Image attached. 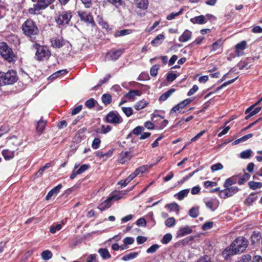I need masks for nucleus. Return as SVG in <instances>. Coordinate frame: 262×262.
<instances>
[{"mask_svg": "<svg viewBox=\"0 0 262 262\" xmlns=\"http://www.w3.org/2000/svg\"><path fill=\"white\" fill-rule=\"evenodd\" d=\"M111 199L110 198L101 203L98 206V208L101 211H103L105 209L108 208L111 206Z\"/></svg>", "mask_w": 262, "mask_h": 262, "instance_id": "obj_23", "label": "nucleus"}, {"mask_svg": "<svg viewBox=\"0 0 262 262\" xmlns=\"http://www.w3.org/2000/svg\"><path fill=\"white\" fill-rule=\"evenodd\" d=\"M107 1L116 8H119L123 3L122 0H107Z\"/></svg>", "mask_w": 262, "mask_h": 262, "instance_id": "obj_59", "label": "nucleus"}, {"mask_svg": "<svg viewBox=\"0 0 262 262\" xmlns=\"http://www.w3.org/2000/svg\"><path fill=\"white\" fill-rule=\"evenodd\" d=\"M191 102V100L190 99H186L177 105L174 106L171 110L170 113H172L173 112H177V111H180L181 109L184 108L187 105L189 104Z\"/></svg>", "mask_w": 262, "mask_h": 262, "instance_id": "obj_14", "label": "nucleus"}, {"mask_svg": "<svg viewBox=\"0 0 262 262\" xmlns=\"http://www.w3.org/2000/svg\"><path fill=\"white\" fill-rule=\"evenodd\" d=\"M61 225L60 224H57L56 226H51L50 229V231L52 233H55L57 231H59L61 229Z\"/></svg>", "mask_w": 262, "mask_h": 262, "instance_id": "obj_62", "label": "nucleus"}, {"mask_svg": "<svg viewBox=\"0 0 262 262\" xmlns=\"http://www.w3.org/2000/svg\"><path fill=\"white\" fill-rule=\"evenodd\" d=\"M106 120L112 124H119L123 121L120 115L116 112H110L106 116Z\"/></svg>", "mask_w": 262, "mask_h": 262, "instance_id": "obj_6", "label": "nucleus"}, {"mask_svg": "<svg viewBox=\"0 0 262 262\" xmlns=\"http://www.w3.org/2000/svg\"><path fill=\"white\" fill-rule=\"evenodd\" d=\"M113 150H110L106 152H103V151H97L96 152V155L97 156L102 157V158H110L113 155Z\"/></svg>", "mask_w": 262, "mask_h": 262, "instance_id": "obj_33", "label": "nucleus"}, {"mask_svg": "<svg viewBox=\"0 0 262 262\" xmlns=\"http://www.w3.org/2000/svg\"><path fill=\"white\" fill-rule=\"evenodd\" d=\"M249 242L243 236L236 238L232 243L230 247L226 248L223 252V255L226 259L231 256L243 252L248 246Z\"/></svg>", "mask_w": 262, "mask_h": 262, "instance_id": "obj_1", "label": "nucleus"}, {"mask_svg": "<svg viewBox=\"0 0 262 262\" xmlns=\"http://www.w3.org/2000/svg\"><path fill=\"white\" fill-rule=\"evenodd\" d=\"M41 256L43 259L47 260L51 258L52 257V253L49 250H45L42 252Z\"/></svg>", "mask_w": 262, "mask_h": 262, "instance_id": "obj_43", "label": "nucleus"}, {"mask_svg": "<svg viewBox=\"0 0 262 262\" xmlns=\"http://www.w3.org/2000/svg\"><path fill=\"white\" fill-rule=\"evenodd\" d=\"M213 225V223L212 222H208L205 223L202 225V228L203 230H207L211 229Z\"/></svg>", "mask_w": 262, "mask_h": 262, "instance_id": "obj_60", "label": "nucleus"}, {"mask_svg": "<svg viewBox=\"0 0 262 262\" xmlns=\"http://www.w3.org/2000/svg\"><path fill=\"white\" fill-rule=\"evenodd\" d=\"M165 38V36L160 34L158 35L156 38L151 41V44L153 46H157L161 44Z\"/></svg>", "mask_w": 262, "mask_h": 262, "instance_id": "obj_22", "label": "nucleus"}, {"mask_svg": "<svg viewBox=\"0 0 262 262\" xmlns=\"http://www.w3.org/2000/svg\"><path fill=\"white\" fill-rule=\"evenodd\" d=\"M131 33V31L128 29L122 30L118 31L115 33V36L119 37L129 34Z\"/></svg>", "mask_w": 262, "mask_h": 262, "instance_id": "obj_49", "label": "nucleus"}, {"mask_svg": "<svg viewBox=\"0 0 262 262\" xmlns=\"http://www.w3.org/2000/svg\"><path fill=\"white\" fill-rule=\"evenodd\" d=\"M189 192V189H184L179 191L178 193H176L174 195V196L176 197L179 200H182L185 197H186L188 195Z\"/></svg>", "mask_w": 262, "mask_h": 262, "instance_id": "obj_26", "label": "nucleus"}, {"mask_svg": "<svg viewBox=\"0 0 262 262\" xmlns=\"http://www.w3.org/2000/svg\"><path fill=\"white\" fill-rule=\"evenodd\" d=\"M17 80L16 72L9 70L7 72H0V86L11 85Z\"/></svg>", "mask_w": 262, "mask_h": 262, "instance_id": "obj_3", "label": "nucleus"}, {"mask_svg": "<svg viewBox=\"0 0 262 262\" xmlns=\"http://www.w3.org/2000/svg\"><path fill=\"white\" fill-rule=\"evenodd\" d=\"M213 17L211 14H207L206 15H200L190 19V21L193 24H204L207 22V21Z\"/></svg>", "mask_w": 262, "mask_h": 262, "instance_id": "obj_11", "label": "nucleus"}, {"mask_svg": "<svg viewBox=\"0 0 262 262\" xmlns=\"http://www.w3.org/2000/svg\"><path fill=\"white\" fill-rule=\"evenodd\" d=\"M97 256L96 254L90 255L86 259V262H97Z\"/></svg>", "mask_w": 262, "mask_h": 262, "instance_id": "obj_63", "label": "nucleus"}, {"mask_svg": "<svg viewBox=\"0 0 262 262\" xmlns=\"http://www.w3.org/2000/svg\"><path fill=\"white\" fill-rule=\"evenodd\" d=\"M96 102V101L94 99L91 98L86 101L85 102V105L89 108H92L95 106Z\"/></svg>", "mask_w": 262, "mask_h": 262, "instance_id": "obj_48", "label": "nucleus"}, {"mask_svg": "<svg viewBox=\"0 0 262 262\" xmlns=\"http://www.w3.org/2000/svg\"><path fill=\"white\" fill-rule=\"evenodd\" d=\"M141 94V92L138 90H131L125 95V96L129 99L134 100L135 96H139Z\"/></svg>", "mask_w": 262, "mask_h": 262, "instance_id": "obj_24", "label": "nucleus"}, {"mask_svg": "<svg viewBox=\"0 0 262 262\" xmlns=\"http://www.w3.org/2000/svg\"><path fill=\"white\" fill-rule=\"evenodd\" d=\"M248 185L250 189L256 190L262 187V183L255 181H250L248 183Z\"/></svg>", "mask_w": 262, "mask_h": 262, "instance_id": "obj_36", "label": "nucleus"}, {"mask_svg": "<svg viewBox=\"0 0 262 262\" xmlns=\"http://www.w3.org/2000/svg\"><path fill=\"white\" fill-rule=\"evenodd\" d=\"M246 45H247L246 41H244V40L242 41L236 45L235 48L236 52L238 56H240V54L239 53V51L244 50L246 47Z\"/></svg>", "mask_w": 262, "mask_h": 262, "instance_id": "obj_32", "label": "nucleus"}, {"mask_svg": "<svg viewBox=\"0 0 262 262\" xmlns=\"http://www.w3.org/2000/svg\"><path fill=\"white\" fill-rule=\"evenodd\" d=\"M101 100L102 102L105 105H107L110 104L112 102V96L109 94H104L102 95L101 97Z\"/></svg>", "mask_w": 262, "mask_h": 262, "instance_id": "obj_37", "label": "nucleus"}, {"mask_svg": "<svg viewBox=\"0 0 262 262\" xmlns=\"http://www.w3.org/2000/svg\"><path fill=\"white\" fill-rule=\"evenodd\" d=\"M52 46L55 48H59L64 45V41L62 37L53 38L51 39Z\"/></svg>", "mask_w": 262, "mask_h": 262, "instance_id": "obj_16", "label": "nucleus"}, {"mask_svg": "<svg viewBox=\"0 0 262 262\" xmlns=\"http://www.w3.org/2000/svg\"><path fill=\"white\" fill-rule=\"evenodd\" d=\"M192 232V230L190 227L185 226L184 227L180 228L178 231L177 236L180 237H183L187 234H190Z\"/></svg>", "mask_w": 262, "mask_h": 262, "instance_id": "obj_15", "label": "nucleus"}, {"mask_svg": "<svg viewBox=\"0 0 262 262\" xmlns=\"http://www.w3.org/2000/svg\"><path fill=\"white\" fill-rule=\"evenodd\" d=\"M62 185L60 184H58L56 187L52 188L46 195V199L47 200H49L53 195L57 194L60 191V189L62 188Z\"/></svg>", "mask_w": 262, "mask_h": 262, "instance_id": "obj_18", "label": "nucleus"}, {"mask_svg": "<svg viewBox=\"0 0 262 262\" xmlns=\"http://www.w3.org/2000/svg\"><path fill=\"white\" fill-rule=\"evenodd\" d=\"M159 247L160 246L158 244L152 245L147 249L146 252L147 253H154L159 248Z\"/></svg>", "mask_w": 262, "mask_h": 262, "instance_id": "obj_57", "label": "nucleus"}, {"mask_svg": "<svg viewBox=\"0 0 262 262\" xmlns=\"http://www.w3.org/2000/svg\"><path fill=\"white\" fill-rule=\"evenodd\" d=\"M174 89H171L163 94L159 98V100L161 101H165L173 92Z\"/></svg>", "mask_w": 262, "mask_h": 262, "instance_id": "obj_35", "label": "nucleus"}, {"mask_svg": "<svg viewBox=\"0 0 262 262\" xmlns=\"http://www.w3.org/2000/svg\"><path fill=\"white\" fill-rule=\"evenodd\" d=\"M123 52L124 49L111 50L107 53L105 58L108 60H116L122 54Z\"/></svg>", "mask_w": 262, "mask_h": 262, "instance_id": "obj_9", "label": "nucleus"}, {"mask_svg": "<svg viewBox=\"0 0 262 262\" xmlns=\"http://www.w3.org/2000/svg\"><path fill=\"white\" fill-rule=\"evenodd\" d=\"M53 0H37L38 3L41 5L45 9L47 8Z\"/></svg>", "mask_w": 262, "mask_h": 262, "instance_id": "obj_55", "label": "nucleus"}, {"mask_svg": "<svg viewBox=\"0 0 262 262\" xmlns=\"http://www.w3.org/2000/svg\"><path fill=\"white\" fill-rule=\"evenodd\" d=\"M0 55L9 62L14 60V55L12 49L4 42H0Z\"/></svg>", "mask_w": 262, "mask_h": 262, "instance_id": "obj_5", "label": "nucleus"}, {"mask_svg": "<svg viewBox=\"0 0 262 262\" xmlns=\"http://www.w3.org/2000/svg\"><path fill=\"white\" fill-rule=\"evenodd\" d=\"M257 196L254 194H250L246 199L245 202L248 204H251L257 200Z\"/></svg>", "mask_w": 262, "mask_h": 262, "instance_id": "obj_50", "label": "nucleus"}, {"mask_svg": "<svg viewBox=\"0 0 262 262\" xmlns=\"http://www.w3.org/2000/svg\"><path fill=\"white\" fill-rule=\"evenodd\" d=\"M23 33L32 41H34L39 34V29L33 20L28 19L21 26Z\"/></svg>", "mask_w": 262, "mask_h": 262, "instance_id": "obj_2", "label": "nucleus"}, {"mask_svg": "<svg viewBox=\"0 0 262 262\" xmlns=\"http://www.w3.org/2000/svg\"><path fill=\"white\" fill-rule=\"evenodd\" d=\"M160 68V66L158 64H155L151 67L150 70V74L151 76H156L158 71Z\"/></svg>", "mask_w": 262, "mask_h": 262, "instance_id": "obj_47", "label": "nucleus"}, {"mask_svg": "<svg viewBox=\"0 0 262 262\" xmlns=\"http://www.w3.org/2000/svg\"><path fill=\"white\" fill-rule=\"evenodd\" d=\"M46 124V121L42 120L41 119L37 123L36 130L39 135L41 134L44 130Z\"/></svg>", "mask_w": 262, "mask_h": 262, "instance_id": "obj_21", "label": "nucleus"}, {"mask_svg": "<svg viewBox=\"0 0 262 262\" xmlns=\"http://www.w3.org/2000/svg\"><path fill=\"white\" fill-rule=\"evenodd\" d=\"M133 157L130 151H122L118 157V161L120 163L124 164L128 162Z\"/></svg>", "mask_w": 262, "mask_h": 262, "instance_id": "obj_13", "label": "nucleus"}, {"mask_svg": "<svg viewBox=\"0 0 262 262\" xmlns=\"http://www.w3.org/2000/svg\"><path fill=\"white\" fill-rule=\"evenodd\" d=\"M167 207L170 211H179V206L178 204L176 203L169 204L167 205Z\"/></svg>", "mask_w": 262, "mask_h": 262, "instance_id": "obj_51", "label": "nucleus"}, {"mask_svg": "<svg viewBox=\"0 0 262 262\" xmlns=\"http://www.w3.org/2000/svg\"><path fill=\"white\" fill-rule=\"evenodd\" d=\"M67 73L68 71H67V70H59L53 73L52 75H51L49 77V79L54 80L62 75L66 74Z\"/></svg>", "mask_w": 262, "mask_h": 262, "instance_id": "obj_30", "label": "nucleus"}, {"mask_svg": "<svg viewBox=\"0 0 262 262\" xmlns=\"http://www.w3.org/2000/svg\"><path fill=\"white\" fill-rule=\"evenodd\" d=\"M2 155L7 160L12 159L14 156V151L8 149H5L2 151Z\"/></svg>", "mask_w": 262, "mask_h": 262, "instance_id": "obj_27", "label": "nucleus"}, {"mask_svg": "<svg viewBox=\"0 0 262 262\" xmlns=\"http://www.w3.org/2000/svg\"><path fill=\"white\" fill-rule=\"evenodd\" d=\"M192 36V32L188 30H186L183 34L179 37V41L180 42H186L190 40Z\"/></svg>", "mask_w": 262, "mask_h": 262, "instance_id": "obj_19", "label": "nucleus"}, {"mask_svg": "<svg viewBox=\"0 0 262 262\" xmlns=\"http://www.w3.org/2000/svg\"><path fill=\"white\" fill-rule=\"evenodd\" d=\"M147 104L148 103L146 101L142 100L138 101L135 104L134 108L136 110H140L144 108L147 105Z\"/></svg>", "mask_w": 262, "mask_h": 262, "instance_id": "obj_34", "label": "nucleus"}, {"mask_svg": "<svg viewBox=\"0 0 262 262\" xmlns=\"http://www.w3.org/2000/svg\"><path fill=\"white\" fill-rule=\"evenodd\" d=\"M255 106H253V105L251 106L250 107H248L245 111L246 114H248L249 113H250L251 115L250 116H254L256 115V114L258 113L260 110H261V107H257L254 109V107Z\"/></svg>", "mask_w": 262, "mask_h": 262, "instance_id": "obj_28", "label": "nucleus"}, {"mask_svg": "<svg viewBox=\"0 0 262 262\" xmlns=\"http://www.w3.org/2000/svg\"><path fill=\"white\" fill-rule=\"evenodd\" d=\"M197 262H213L211 260V258L208 256H204L201 257Z\"/></svg>", "mask_w": 262, "mask_h": 262, "instance_id": "obj_64", "label": "nucleus"}, {"mask_svg": "<svg viewBox=\"0 0 262 262\" xmlns=\"http://www.w3.org/2000/svg\"><path fill=\"white\" fill-rule=\"evenodd\" d=\"M183 9H181V10L178 12H172L167 16L166 18L168 20H172V19H174L176 17L180 15L183 12Z\"/></svg>", "mask_w": 262, "mask_h": 262, "instance_id": "obj_52", "label": "nucleus"}, {"mask_svg": "<svg viewBox=\"0 0 262 262\" xmlns=\"http://www.w3.org/2000/svg\"><path fill=\"white\" fill-rule=\"evenodd\" d=\"M137 7L141 9H146L148 7V0H136V2Z\"/></svg>", "mask_w": 262, "mask_h": 262, "instance_id": "obj_25", "label": "nucleus"}, {"mask_svg": "<svg viewBox=\"0 0 262 262\" xmlns=\"http://www.w3.org/2000/svg\"><path fill=\"white\" fill-rule=\"evenodd\" d=\"M223 168V165L221 163H217L211 166V170L212 172L221 170Z\"/></svg>", "mask_w": 262, "mask_h": 262, "instance_id": "obj_56", "label": "nucleus"}, {"mask_svg": "<svg viewBox=\"0 0 262 262\" xmlns=\"http://www.w3.org/2000/svg\"><path fill=\"white\" fill-rule=\"evenodd\" d=\"M176 224V220L173 217H168L165 221V225L167 227H172Z\"/></svg>", "mask_w": 262, "mask_h": 262, "instance_id": "obj_41", "label": "nucleus"}, {"mask_svg": "<svg viewBox=\"0 0 262 262\" xmlns=\"http://www.w3.org/2000/svg\"><path fill=\"white\" fill-rule=\"evenodd\" d=\"M252 150L251 149H247L241 152L240 157L242 159H248L250 157Z\"/></svg>", "mask_w": 262, "mask_h": 262, "instance_id": "obj_45", "label": "nucleus"}, {"mask_svg": "<svg viewBox=\"0 0 262 262\" xmlns=\"http://www.w3.org/2000/svg\"><path fill=\"white\" fill-rule=\"evenodd\" d=\"M138 255V253L136 252H130L124 255L122 259L124 261H128L135 258Z\"/></svg>", "mask_w": 262, "mask_h": 262, "instance_id": "obj_29", "label": "nucleus"}, {"mask_svg": "<svg viewBox=\"0 0 262 262\" xmlns=\"http://www.w3.org/2000/svg\"><path fill=\"white\" fill-rule=\"evenodd\" d=\"M237 178V176H234L227 179L225 182L224 185V187H229L231 186L232 185L235 184L236 183Z\"/></svg>", "mask_w": 262, "mask_h": 262, "instance_id": "obj_31", "label": "nucleus"}, {"mask_svg": "<svg viewBox=\"0 0 262 262\" xmlns=\"http://www.w3.org/2000/svg\"><path fill=\"white\" fill-rule=\"evenodd\" d=\"M98 252L103 259H107L111 257V255L106 249L101 248L98 250Z\"/></svg>", "mask_w": 262, "mask_h": 262, "instance_id": "obj_38", "label": "nucleus"}, {"mask_svg": "<svg viewBox=\"0 0 262 262\" xmlns=\"http://www.w3.org/2000/svg\"><path fill=\"white\" fill-rule=\"evenodd\" d=\"M226 188L222 190L220 192V196L221 198L225 199L232 196L238 192L239 189L236 186L233 187H225Z\"/></svg>", "mask_w": 262, "mask_h": 262, "instance_id": "obj_8", "label": "nucleus"}, {"mask_svg": "<svg viewBox=\"0 0 262 262\" xmlns=\"http://www.w3.org/2000/svg\"><path fill=\"white\" fill-rule=\"evenodd\" d=\"M171 234L170 233H167L162 238L161 242L164 244H167L171 240Z\"/></svg>", "mask_w": 262, "mask_h": 262, "instance_id": "obj_53", "label": "nucleus"}, {"mask_svg": "<svg viewBox=\"0 0 262 262\" xmlns=\"http://www.w3.org/2000/svg\"><path fill=\"white\" fill-rule=\"evenodd\" d=\"M35 55L38 60H41L48 58L50 56V52L46 47L43 46H39L37 48Z\"/></svg>", "mask_w": 262, "mask_h": 262, "instance_id": "obj_7", "label": "nucleus"}, {"mask_svg": "<svg viewBox=\"0 0 262 262\" xmlns=\"http://www.w3.org/2000/svg\"><path fill=\"white\" fill-rule=\"evenodd\" d=\"M6 5L0 0V19L3 18L5 15Z\"/></svg>", "mask_w": 262, "mask_h": 262, "instance_id": "obj_42", "label": "nucleus"}, {"mask_svg": "<svg viewBox=\"0 0 262 262\" xmlns=\"http://www.w3.org/2000/svg\"><path fill=\"white\" fill-rule=\"evenodd\" d=\"M199 208L198 207L191 208L189 211V215L193 218L197 217L199 215Z\"/></svg>", "mask_w": 262, "mask_h": 262, "instance_id": "obj_40", "label": "nucleus"}, {"mask_svg": "<svg viewBox=\"0 0 262 262\" xmlns=\"http://www.w3.org/2000/svg\"><path fill=\"white\" fill-rule=\"evenodd\" d=\"M250 176L248 173H244L238 179V184L239 185H242L247 182L250 178Z\"/></svg>", "mask_w": 262, "mask_h": 262, "instance_id": "obj_39", "label": "nucleus"}, {"mask_svg": "<svg viewBox=\"0 0 262 262\" xmlns=\"http://www.w3.org/2000/svg\"><path fill=\"white\" fill-rule=\"evenodd\" d=\"M100 143H101L100 139L99 138H96L93 141V142L92 144V147L94 149H97L99 147Z\"/></svg>", "mask_w": 262, "mask_h": 262, "instance_id": "obj_54", "label": "nucleus"}, {"mask_svg": "<svg viewBox=\"0 0 262 262\" xmlns=\"http://www.w3.org/2000/svg\"><path fill=\"white\" fill-rule=\"evenodd\" d=\"M261 238V234L258 231H254L251 236V242L252 245H258L260 243Z\"/></svg>", "mask_w": 262, "mask_h": 262, "instance_id": "obj_17", "label": "nucleus"}, {"mask_svg": "<svg viewBox=\"0 0 262 262\" xmlns=\"http://www.w3.org/2000/svg\"><path fill=\"white\" fill-rule=\"evenodd\" d=\"M72 17L71 11H63L55 17V21L59 27H64L69 24Z\"/></svg>", "mask_w": 262, "mask_h": 262, "instance_id": "obj_4", "label": "nucleus"}, {"mask_svg": "<svg viewBox=\"0 0 262 262\" xmlns=\"http://www.w3.org/2000/svg\"><path fill=\"white\" fill-rule=\"evenodd\" d=\"M42 7V6L37 2L36 4L33 5V7L29 9L28 12L30 14H37L40 10L45 9L44 8Z\"/></svg>", "mask_w": 262, "mask_h": 262, "instance_id": "obj_20", "label": "nucleus"}, {"mask_svg": "<svg viewBox=\"0 0 262 262\" xmlns=\"http://www.w3.org/2000/svg\"><path fill=\"white\" fill-rule=\"evenodd\" d=\"M143 130L144 128L143 127L138 126L133 129L132 133L133 134L135 135H139L140 134H141L142 132L143 131Z\"/></svg>", "mask_w": 262, "mask_h": 262, "instance_id": "obj_61", "label": "nucleus"}, {"mask_svg": "<svg viewBox=\"0 0 262 262\" xmlns=\"http://www.w3.org/2000/svg\"><path fill=\"white\" fill-rule=\"evenodd\" d=\"M78 14L81 20H83L86 23H90L93 26L95 25V22L90 13L85 11H80L78 12Z\"/></svg>", "mask_w": 262, "mask_h": 262, "instance_id": "obj_12", "label": "nucleus"}, {"mask_svg": "<svg viewBox=\"0 0 262 262\" xmlns=\"http://www.w3.org/2000/svg\"><path fill=\"white\" fill-rule=\"evenodd\" d=\"M121 109L127 117L131 116L133 114V110L130 107H122Z\"/></svg>", "mask_w": 262, "mask_h": 262, "instance_id": "obj_44", "label": "nucleus"}, {"mask_svg": "<svg viewBox=\"0 0 262 262\" xmlns=\"http://www.w3.org/2000/svg\"><path fill=\"white\" fill-rule=\"evenodd\" d=\"M222 46V42L221 39L213 42L211 46V51H215L221 48Z\"/></svg>", "mask_w": 262, "mask_h": 262, "instance_id": "obj_46", "label": "nucleus"}, {"mask_svg": "<svg viewBox=\"0 0 262 262\" xmlns=\"http://www.w3.org/2000/svg\"><path fill=\"white\" fill-rule=\"evenodd\" d=\"M204 201L206 207L212 211H215L220 204L219 201L215 198L205 199Z\"/></svg>", "mask_w": 262, "mask_h": 262, "instance_id": "obj_10", "label": "nucleus"}, {"mask_svg": "<svg viewBox=\"0 0 262 262\" xmlns=\"http://www.w3.org/2000/svg\"><path fill=\"white\" fill-rule=\"evenodd\" d=\"M197 171V170H195L190 173H189L187 176H186V177H183L181 180H180L179 182H178V183L179 184H183V183H184L185 181H187L189 179H190L196 172Z\"/></svg>", "mask_w": 262, "mask_h": 262, "instance_id": "obj_58", "label": "nucleus"}]
</instances>
